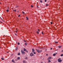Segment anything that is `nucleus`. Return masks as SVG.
<instances>
[{
  "label": "nucleus",
  "instance_id": "obj_1",
  "mask_svg": "<svg viewBox=\"0 0 63 63\" xmlns=\"http://www.w3.org/2000/svg\"><path fill=\"white\" fill-rule=\"evenodd\" d=\"M36 51L38 52V53H41L42 51V50H39V49L38 50L37 49H36Z\"/></svg>",
  "mask_w": 63,
  "mask_h": 63
},
{
  "label": "nucleus",
  "instance_id": "obj_2",
  "mask_svg": "<svg viewBox=\"0 0 63 63\" xmlns=\"http://www.w3.org/2000/svg\"><path fill=\"white\" fill-rule=\"evenodd\" d=\"M21 52L22 54H25V52H24V51H23V50H21Z\"/></svg>",
  "mask_w": 63,
  "mask_h": 63
},
{
  "label": "nucleus",
  "instance_id": "obj_3",
  "mask_svg": "<svg viewBox=\"0 0 63 63\" xmlns=\"http://www.w3.org/2000/svg\"><path fill=\"white\" fill-rule=\"evenodd\" d=\"M58 61L59 62H61L62 61V60H61V59L59 58L58 60Z\"/></svg>",
  "mask_w": 63,
  "mask_h": 63
},
{
  "label": "nucleus",
  "instance_id": "obj_4",
  "mask_svg": "<svg viewBox=\"0 0 63 63\" xmlns=\"http://www.w3.org/2000/svg\"><path fill=\"white\" fill-rule=\"evenodd\" d=\"M30 55L31 56H33V55H34V54H33V53H32L30 54Z\"/></svg>",
  "mask_w": 63,
  "mask_h": 63
},
{
  "label": "nucleus",
  "instance_id": "obj_5",
  "mask_svg": "<svg viewBox=\"0 0 63 63\" xmlns=\"http://www.w3.org/2000/svg\"><path fill=\"white\" fill-rule=\"evenodd\" d=\"M51 59V57H49L47 59Z\"/></svg>",
  "mask_w": 63,
  "mask_h": 63
},
{
  "label": "nucleus",
  "instance_id": "obj_6",
  "mask_svg": "<svg viewBox=\"0 0 63 63\" xmlns=\"http://www.w3.org/2000/svg\"><path fill=\"white\" fill-rule=\"evenodd\" d=\"M23 50H24V51H26L27 50L26 49H25V48H23Z\"/></svg>",
  "mask_w": 63,
  "mask_h": 63
},
{
  "label": "nucleus",
  "instance_id": "obj_7",
  "mask_svg": "<svg viewBox=\"0 0 63 63\" xmlns=\"http://www.w3.org/2000/svg\"><path fill=\"white\" fill-rule=\"evenodd\" d=\"M47 60L48 61V62H51V61H50L49 59H48Z\"/></svg>",
  "mask_w": 63,
  "mask_h": 63
},
{
  "label": "nucleus",
  "instance_id": "obj_8",
  "mask_svg": "<svg viewBox=\"0 0 63 63\" xmlns=\"http://www.w3.org/2000/svg\"><path fill=\"white\" fill-rule=\"evenodd\" d=\"M17 60H19L20 59V57H18L17 58Z\"/></svg>",
  "mask_w": 63,
  "mask_h": 63
},
{
  "label": "nucleus",
  "instance_id": "obj_9",
  "mask_svg": "<svg viewBox=\"0 0 63 63\" xmlns=\"http://www.w3.org/2000/svg\"><path fill=\"white\" fill-rule=\"evenodd\" d=\"M12 62H13V63H15V61H14L13 60H12Z\"/></svg>",
  "mask_w": 63,
  "mask_h": 63
},
{
  "label": "nucleus",
  "instance_id": "obj_10",
  "mask_svg": "<svg viewBox=\"0 0 63 63\" xmlns=\"http://www.w3.org/2000/svg\"><path fill=\"white\" fill-rule=\"evenodd\" d=\"M32 50L33 52H34V51H35V50H34V49H32Z\"/></svg>",
  "mask_w": 63,
  "mask_h": 63
},
{
  "label": "nucleus",
  "instance_id": "obj_11",
  "mask_svg": "<svg viewBox=\"0 0 63 63\" xmlns=\"http://www.w3.org/2000/svg\"><path fill=\"white\" fill-rule=\"evenodd\" d=\"M58 47H59V48H61V47H62V46H58Z\"/></svg>",
  "mask_w": 63,
  "mask_h": 63
},
{
  "label": "nucleus",
  "instance_id": "obj_12",
  "mask_svg": "<svg viewBox=\"0 0 63 63\" xmlns=\"http://www.w3.org/2000/svg\"><path fill=\"white\" fill-rule=\"evenodd\" d=\"M23 63H26V61H23Z\"/></svg>",
  "mask_w": 63,
  "mask_h": 63
},
{
  "label": "nucleus",
  "instance_id": "obj_13",
  "mask_svg": "<svg viewBox=\"0 0 63 63\" xmlns=\"http://www.w3.org/2000/svg\"><path fill=\"white\" fill-rule=\"evenodd\" d=\"M40 48L41 49H43L44 48H45V47H43V48Z\"/></svg>",
  "mask_w": 63,
  "mask_h": 63
},
{
  "label": "nucleus",
  "instance_id": "obj_14",
  "mask_svg": "<svg viewBox=\"0 0 63 63\" xmlns=\"http://www.w3.org/2000/svg\"><path fill=\"white\" fill-rule=\"evenodd\" d=\"M55 55H56V54H53V56H55Z\"/></svg>",
  "mask_w": 63,
  "mask_h": 63
},
{
  "label": "nucleus",
  "instance_id": "obj_15",
  "mask_svg": "<svg viewBox=\"0 0 63 63\" xmlns=\"http://www.w3.org/2000/svg\"><path fill=\"white\" fill-rule=\"evenodd\" d=\"M17 49H18V47H17L16 48V50H17Z\"/></svg>",
  "mask_w": 63,
  "mask_h": 63
},
{
  "label": "nucleus",
  "instance_id": "obj_16",
  "mask_svg": "<svg viewBox=\"0 0 63 63\" xmlns=\"http://www.w3.org/2000/svg\"><path fill=\"white\" fill-rule=\"evenodd\" d=\"M1 60H4V59H3V58H1Z\"/></svg>",
  "mask_w": 63,
  "mask_h": 63
},
{
  "label": "nucleus",
  "instance_id": "obj_17",
  "mask_svg": "<svg viewBox=\"0 0 63 63\" xmlns=\"http://www.w3.org/2000/svg\"><path fill=\"white\" fill-rule=\"evenodd\" d=\"M26 18L27 20H28V18L27 17H26Z\"/></svg>",
  "mask_w": 63,
  "mask_h": 63
},
{
  "label": "nucleus",
  "instance_id": "obj_18",
  "mask_svg": "<svg viewBox=\"0 0 63 63\" xmlns=\"http://www.w3.org/2000/svg\"><path fill=\"white\" fill-rule=\"evenodd\" d=\"M17 54L18 55H20V53H19Z\"/></svg>",
  "mask_w": 63,
  "mask_h": 63
},
{
  "label": "nucleus",
  "instance_id": "obj_19",
  "mask_svg": "<svg viewBox=\"0 0 63 63\" xmlns=\"http://www.w3.org/2000/svg\"><path fill=\"white\" fill-rule=\"evenodd\" d=\"M40 3H42V1L41 0L40 1Z\"/></svg>",
  "mask_w": 63,
  "mask_h": 63
},
{
  "label": "nucleus",
  "instance_id": "obj_20",
  "mask_svg": "<svg viewBox=\"0 0 63 63\" xmlns=\"http://www.w3.org/2000/svg\"><path fill=\"white\" fill-rule=\"evenodd\" d=\"M63 56V54H62L61 55V56Z\"/></svg>",
  "mask_w": 63,
  "mask_h": 63
},
{
  "label": "nucleus",
  "instance_id": "obj_21",
  "mask_svg": "<svg viewBox=\"0 0 63 63\" xmlns=\"http://www.w3.org/2000/svg\"><path fill=\"white\" fill-rule=\"evenodd\" d=\"M58 43V42H55V44H57Z\"/></svg>",
  "mask_w": 63,
  "mask_h": 63
},
{
  "label": "nucleus",
  "instance_id": "obj_22",
  "mask_svg": "<svg viewBox=\"0 0 63 63\" xmlns=\"http://www.w3.org/2000/svg\"><path fill=\"white\" fill-rule=\"evenodd\" d=\"M6 11L7 12H9V10H6Z\"/></svg>",
  "mask_w": 63,
  "mask_h": 63
},
{
  "label": "nucleus",
  "instance_id": "obj_23",
  "mask_svg": "<svg viewBox=\"0 0 63 63\" xmlns=\"http://www.w3.org/2000/svg\"><path fill=\"white\" fill-rule=\"evenodd\" d=\"M37 33L38 34H39V32H37Z\"/></svg>",
  "mask_w": 63,
  "mask_h": 63
},
{
  "label": "nucleus",
  "instance_id": "obj_24",
  "mask_svg": "<svg viewBox=\"0 0 63 63\" xmlns=\"http://www.w3.org/2000/svg\"><path fill=\"white\" fill-rule=\"evenodd\" d=\"M26 52H27V53H28V51L26 50Z\"/></svg>",
  "mask_w": 63,
  "mask_h": 63
},
{
  "label": "nucleus",
  "instance_id": "obj_25",
  "mask_svg": "<svg viewBox=\"0 0 63 63\" xmlns=\"http://www.w3.org/2000/svg\"><path fill=\"white\" fill-rule=\"evenodd\" d=\"M14 11V12H16V10H13Z\"/></svg>",
  "mask_w": 63,
  "mask_h": 63
},
{
  "label": "nucleus",
  "instance_id": "obj_26",
  "mask_svg": "<svg viewBox=\"0 0 63 63\" xmlns=\"http://www.w3.org/2000/svg\"><path fill=\"white\" fill-rule=\"evenodd\" d=\"M31 7H32V8H33V6H32V5H31Z\"/></svg>",
  "mask_w": 63,
  "mask_h": 63
},
{
  "label": "nucleus",
  "instance_id": "obj_27",
  "mask_svg": "<svg viewBox=\"0 0 63 63\" xmlns=\"http://www.w3.org/2000/svg\"><path fill=\"white\" fill-rule=\"evenodd\" d=\"M0 18H1V19H2V20L3 21V19H2L1 17H0Z\"/></svg>",
  "mask_w": 63,
  "mask_h": 63
},
{
  "label": "nucleus",
  "instance_id": "obj_28",
  "mask_svg": "<svg viewBox=\"0 0 63 63\" xmlns=\"http://www.w3.org/2000/svg\"><path fill=\"white\" fill-rule=\"evenodd\" d=\"M25 45H27V43H26L25 44Z\"/></svg>",
  "mask_w": 63,
  "mask_h": 63
},
{
  "label": "nucleus",
  "instance_id": "obj_29",
  "mask_svg": "<svg viewBox=\"0 0 63 63\" xmlns=\"http://www.w3.org/2000/svg\"><path fill=\"white\" fill-rule=\"evenodd\" d=\"M45 2H47V0H45Z\"/></svg>",
  "mask_w": 63,
  "mask_h": 63
},
{
  "label": "nucleus",
  "instance_id": "obj_30",
  "mask_svg": "<svg viewBox=\"0 0 63 63\" xmlns=\"http://www.w3.org/2000/svg\"><path fill=\"white\" fill-rule=\"evenodd\" d=\"M20 16V15H19L18 16V17H19V16Z\"/></svg>",
  "mask_w": 63,
  "mask_h": 63
},
{
  "label": "nucleus",
  "instance_id": "obj_31",
  "mask_svg": "<svg viewBox=\"0 0 63 63\" xmlns=\"http://www.w3.org/2000/svg\"><path fill=\"white\" fill-rule=\"evenodd\" d=\"M19 44H20L18 42V45H19Z\"/></svg>",
  "mask_w": 63,
  "mask_h": 63
},
{
  "label": "nucleus",
  "instance_id": "obj_32",
  "mask_svg": "<svg viewBox=\"0 0 63 63\" xmlns=\"http://www.w3.org/2000/svg\"><path fill=\"white\" fill-rule=\"evenodd\" d=\"M22 13H23V14H24V12H23Z\"/></svg>",
  "mask_w": 63,
  "mask_h": 63
},
{
  "label": "nucleus",
  "instance_id": "obj_33",
  "mask_svg": "<svg viewBox=\"0 0 63 63\" xmlns=\"http://www.w3.org/2000/svg\"><path fill=\"white\" fill-rule=\"evenodd\" d=\"M51 24H52V22H51Z\"/></svg>",
  "mask_w": 63,
  "mask_h": 63
},
{
  "label": "nucleus",
  "instance_id": "obj_34",
  "mask_svg": "<svg viewBox=\"0 0 63 63\" xmlns=\"http://www.w3.org/2000/svg\"><path fill=\"white\" fill-rule=\"evenodd\" d=\"M33 54H36V53H35V52H33Z\"/></svg>",
  "mask_w": 63,
  "mask_h": 63
},
{
  "label": "nucleus",
  "instance_id": "obj_35",
  "mask_svg": "<svg viewBox=\"0 0 63 63\" xmlns=\"http://www.w3.org/2000/svg\"><path fill=\"white\" fill-rule=\"evenodd\" d=\"M42 34H44V33H43V32H42Z\"/></svg>",
  "mask_w": 63,
  "mask_h": 63
},
{
  "label": "nucleus",
  "instance_id": "obj_36",
  "mask_svg": "<svg viewBox=\"0 0 63 63\" xmlns=\"http://www.w3.org/2000/svg\"><path fill=\"white\" fill-rule=\"evenodd\" d=\"M52 49V48H50V49Z\"/></svg>",
  "mask_w": 63,
  "mask_h": 63
},
{
  "label": "nucleus",
  "instance_id": "obj_37",
  "mask_svg": "<svg viewBox=\"0 0 63 63\" xmlns=\"http://www.w3.org/2000/svg\"><path fill=\"white\" fill-rule=\"evenodd\" d=\"M46 55H47H47H48V54H47Z\"/></svg>",
  "mask_w": 63,
  "mask_h": 63
},
{
  "label": "nucleus",
  "instance_id": "obj_38",
  "mask_svg": "<svg viewBox=\"0 0 63 63\" xmlns=\"http://www.w3.org/2000/svg\"><path fill=\"white\" fill-rule=\"evenodd\" d=\"M18 7V6H16V8H17V7Z\"/></svg>",
  "mask_w": 63,
  "mask_h": 63
},
{
  "label": "nucleus",
  "instance_id": "obj_39",
  "mask_svg": "<svg viewBox=\"0 0 63 63\" xmlns=\"http://www.w3.org/2000/svg\"><path fill=\"white\" fill-rule=\"evenodd\" d=\"M16 30H17V31H18V30H17V29L16 28Z\"/></svg>",
  "mask_w": 63,
  "mask_h": 63
},
{
  "label": "nucleus",
  "instance_id": "obj_40",
  "mask_svg": "<svg viewBox=\"0 0 63 63\" xmlns=\"http://www.w3.org/2000/svg\"><path fill=\"white\" fill-rule=\"evenodd\" d=\"M24 42H26V41L25 40L24 41Z\"/></svg>",
  "mask_w": 63,
  "mask_h": 63
},
{
  "label": "nucleus",
  "instance_id": "obj_41",
  "mask_svg": "<svg viewBox=\"0 0 63 63\" xmlns=\"http://www.w3.org/2000/svg\"><path fill=\"white\" fill-rule=\"evenodd\" d=\"M38 31H40V30H39V29L38 30Z\"/></svg>",
  "mask_w": 63,
  "mask_h": 63
},
{
  "label": "nucleus",
  "instance_id": "obj_42",
  "mask_svg": "<svg viewBox=\"0 0 63 63\" xmlns=\"http://www.w3.org/2000/svg\"><path fill=\"white\" fill-rule=\"evenodd\" d=\"M7 53H9V52H7Z\"/></svg>",
  "mask_w": 63,
  "mask_h": 63
},
{
  "label": "nucleus",
  "instance_id": "obj_43",
  "mask_svg": "<svg viewBox=\"0 0 63 63\" xmlns=\"http://www.w3.org/2000/svg\"><path fill=\"white\" fill-rule=\"evenodd\" d=\"M37 8H39V7H38V6H37Z\"/></svg>",
  "mask_w": 63,
  "mask_h": 63
},
{
  "label": "nucleus",
  "instance_id": "obj_44",
  "mask_svg": "<svg viewBox=\"0 0 63 63\" xmlns=\"http://www.w3.org/2000/svg\"><path fill=\"white\" fill-rule=\"evenodd\" d=\"M46 5L47 6V4Z\"/></svg>",
  "mask_w": 63,
  "mask_h": 63
},
{
  "label": "nucleus",
  "instance_id": "obj_45",
  "mask_svg": "<svg viewBox=\"0 0 63 63\" xmlns=\"http://www.w3.org/2000/svg\"><path fill=\"white\" fill-rule=\"evenodd\" d=\"M16 33H17V31H16Z\"/></svg>",
  "mask_w": 63,
  "mask_h": 63
},
{
  "label": "nucleus",
  "instance_id": "obj_46",
  "mask_svg": "<svg viewBox=\"0 0 63 63\" xmlns=\"http://www.w3.org/2000/svg\"><path fill=\"white\" fill-rule=\"evenodd\" d=\"M15 35H16V34H15Z\"/></svg>",
  "mask_w": 63,
  "mask_h": 63
},
{
  "label": "nucleus",
  "instance_id": "obj_47",
  "mask_svg": "<svg viewBox=\"0 0 63 63\" xmlns=\"http://www.w3.org/2000/svg\"><path fill=\"white\" fill-rule=\"evenodd\" d=\"M15 50H16V48L15 49Z\"/></svg>",
  "mask_w": 63,
  "mask_h": 63
},
{
  "label": "nucleus",
  "instance_id": "obj_48",
  "mask_svg": "<svg viewBox=\"0 0 63 63\" xmlns=\"http://www.w3.org/2000/svg\"><path fill=\"white\" fill-rule=\"evenodd\" d=\"M17 12H18V11H17Z\"/></svg>",
  "mask_w": 63,
  "mask_h": 63
},
{
  "label": "nucleus",
  "instance_id": "obj_49",
  "mask_svg": "<svg viewBox=\"0 0 63 63\" xmlns=\"http://www.w3.org/2000/svg\"><path fill=\"white\" fill-rule=\"evenodd\" d=\"M1 48V47H0V48Z\"/></svg>",
  "mask_w": 63,
  "mask_h": 63
},
{
  "label": "nucleus",
  "instance_id": "obj_50",
  "mask_svg": "<svg viewBox=\"0 0 63 63\" xmlns=\"http://www.w3.org/2000/svg\"><path fill=\"white\" fill-rule=\"evenodd\" d=\"M16 44H17V42H16Z\"/></svg>",
  "mask_w": 63,
  "mask_h": 63
},
{
  "label": "nucleus",
  "instance_id": "obj_51",
  "mask_svg": "<svg viewBox=\"0 0 63 63\" xmlns=\"http://www.w3.org/2000/svg\"><path fill=\"white\" fill-rule=\"evenodd\" d=\"M39 48H40V47H39Z\"/></svg>",
  "mask_w": 63,
  "mask_h": 63
},
{
  "label": "nucleus",
  "instance_id": "obj_52",
  "mask_svg": "<svg viewBox=\"0 0 63 63\" xmlns=\"http://www.w3.org/2000/svg\"><path fill=\"white\" fill-rule=\"evenodd\" d=\"M0 3V4H1V3Z\"/></svg>",
  "mask_w": 63,
  "mask_h": 63
},
{
  "label": "nucleus",
  "instance_id": "obj_53",
  "mask_svg": "<svg viewBox=\"0 0 63 63\" xmlns=\"http://www.w3.org/2000/svg\"><path fill=\"white\" fill-rule=\"evenodd\" d=\"M12 55H11V56H12Z\"/></svg>",
  "mask_w": 63,
  "mask_h": 63
},
{
  "label": "nucleus",
  "instance_id": "obj_54",
  "mask_svg": "<svg viewBox=\"0 0 63 63\" xmlns=\"http://www.w3.org/2000/svg\"><path fill=\"white\" fill-rule=\"evenodd\" d=\"M16 35H17V34H16Z\"/></svg>",
  "mask_w": 63,
  "mask_h": 63
}]
</instances>
